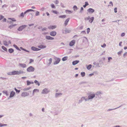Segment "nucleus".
I'll use <instances>...</instances> for the list:
<instances>
[{"instance_id":"nucleus-37","label":"nucleus","mask_w":127,"mask_h":127,"mask_svg":"<svg viewBox=\"0 0 127 127\" xmlns=\"http://www.w3.org/2000/svg\"><path fill=\"white\" fill-rule=\"evenodd\" d=\"M7 125L6 124H3L0 123V127H2L3 126H6Z\"/></svg>"},{"instance_id":"nucleus-39","label":"nucleus","mask_w":127,"mask_h":127,"mask_svg":"<svg viewBox=\"0 0 127 127\" xmlns=\"http://www.w3.org/2000/svg\"><path fill=\"white\" fill-rule=\"evenodd\" d=\"M81 74L82 77H83L85 76V73L84 72H81Z\"/></svg>"},{"instance_id":"nucleus-3","label":"nucleus","mask_w":127,"mask_h":127,"mask_svg":"<svg viewBox=\"0 0 127 127\" xmlns=\"http://www.w3.org/2000/svg\"><path fill=\"white\" fill-rule=\"evenodd\" d=\"M95 96V94L90 93V94L88 96V98L90 99H92Z\"/></svg>"},{"instance_id":"nucleus-63","label":"nucleus","mask_w":127,"mask_h":127,"mask_svg":"<svg viewBox=\"0 0 127 127\" xmlns=\"http://www.w3.org/2000/svg\"><path fill=\"white\" fill-rule=\"evenodd\" d=\"M122 52V51H120L118 53V54L119 55H121V53Z\"/></svg>"},{"instance_id":"nucleus-59","label":"nucleus","mask_w":127,"mask_h":127,"mask_svg":"<svg viewBox=\"0 0 127 127\" xmlns=\"http://www.w3.org/2000/svg\"><path fill=\"white\" fill-rule=\"evenodd\" d=\"M93 64L94 65H96V66H97L98 65V64H97L96 62H95L93 63Z\"/></svg>"},{"instance_id":"nucleus-18","label":"nucleus","mask_w":127,"mask_h":127,"mask_svg":"<svg viewBox=\"0 0 127 127\" xmlns=\"http://www.w3.org/2000/svg\"><path fill=\"white\" fill-rule=\"evenodd\" d=\"M46 38L48 40H53L54 38L50 36H46Z\"/></svg>"},{"instance_id":"nucleus-40","label":"nucleus","mask_w":127,"mask_h":127,"mask_svg":"<svg viewBox=\"0 0 127 127\" xmlns=\"http://www.w3.org/2000/svg\"><path fill=\"white\" fill-rule=\"evenodd\" d=\"M92 65L91 64L89 65L87 67V69H90L92 67Z\"/></svg>"},{"instance_id":"nucleus-51","label":"nucleus","mask_w":127,"mask_h":127,"mask_svg":"<svg viewBox=\"0 0 127 127\" xmlns=\"http://www.w3.org/2000/svg\"><path fill=\"white\" fill-rule=\"evenodd\" d=\"M37 91L38 92L39 91V90L38 89H34L33 90V93L35 92L36 91Z\"/></svg>"},{"instance_id":"nucleus-42","label":"nucleus","mask_w":127,"mask_h":127,"mask_svg":"<svg viewBox=\"0 0 127 127\" xmlns=\"http://www.w3.org/2000/svg\"><path fill=\"white\" fill-rule=\"evenodd\" d=\"M14 90L17 93H19L20 91V90L17 89L16 88H15Z\"/></svg>"},{"instance_id":"nucleus-54","label":"nucleus","mask_w":127,"mask_h":127,"mask_svg":"<svg viewBox=\"0 0 127 127\" xmlns=\"http://www.w3.org/2000/svg\"><path fill=\"white\" fill-rule=\"evenodd\" d=\"M27 11H28V12L30 11H35L34 10L32 9H28L27 10Z\"/></svg>"},{"instance_id":"nucleus-26","label":"nucleus","mask_w":127,"mask_h":127,"mask_svg":"<svg viewBox=\"0 0 127 127\" xmlns=\"http://www.w3.org/2000/svg\"><path fill=\"white\" fill-rule=\"evenodd\" d=\"M8 51L9 53H11L14 52V50L13 49L10 48L8 49Z\"/></svg>"},{"instance_id":"nucleus-58","label":"nucleus","mask_w":127,"mask_h":127,"mask_svg":"<svg viewBox=\"0 0 127 127\" xmlns=\"http://www.w3.org/2000/svg\"><path fill=\"white\" fill-rule=\"evenodd\" d=\"M90 17L89 16H88V17H86V18H85V20H89V19H90Z\"/></svg>"},{"instance_id":"nucleus-13","label":"nucleus","mask_w":127,"mask_h":127,"mask_svg":"<svg viewBox=\"0 0 127 127\" xmlns=\"http://www.w3.org/2000/svg\"><path fill=\"white\" fill-rule=\"evenodd\" d=\"M25 72L21 70H20L19 71H17V75H19L20 74L24 73Z\"/></svg>"},{"instance_id":"nucleus-14","label":"nucleus","mask_w":127,"mask_h":127,"mask_svg":"<svg viewBox=\"0 0 127 127\" xmlns=\"http://www.w3.org/2000/svg\"><path fill=\"white\" fill-rule=\"evenodd\" d=\"M19 66L22 68H25L26 67V65L25 64H22L21 63H19Z\"/></svg>"},{"instance_id":"nucleus-7","label":"nucleus","mask_w":127,"mask_h":127,"mask_svg":"<svg viewBox=\"0 0 127 127\" xmlns=\"http://www.w3.org/2000/svg\"><path fill=\"white\" fill-rule=\"evenodd\" d=\"M49 91L48 90V89L47 88H45L43 89L41 92L42 94H47L49 92Z\"/></svg>"},{"instance_id":"nucleus-50","label":"nucleus","mask_w":127,"mask_h":127,"mask_svg":"<svg viewBox=\"0 0 127 127\" xmlns=\"http://www.w3.org/2000/svg\"><path fill=\"white\" fill-rule=\"evenodd\" d=\"M27 85L28 86L30 84H31V82L29 81H27Z\"/></svg>"},{"instance_id":"nucleus-4","label":"nucleus","mask_w":127,"mask_h":127,"mask_svg":"<svg viewBox=\"0 0 127 127\" xmlns=\"http://www.w3.org/2000/svg\"><path fill=\"white\" fill-rule=\"evenodd\" d=\"M56 61L54 62L53 64L54 65H56L58 64L61 61V59L60 58H57L56 57V59H55Z\"/></svg>"},{"instance_id":"nucleus-34","label":"nucleus","mask_w":127,"mask_h":127,"mask_svg":"<svg viewBox=\"0 0 127 127\" xmlns=\"http://www.w3.org/2000/svg\"><path fill=\"white\" fill-rule=\"evenodd\" d=\"M66 17V15H60L59 16V17L60 18H65Z\"/></svg>"},{"instance_id":"nucleus-62","label":"nucleus","mask_w":127,"mask_h":127,"mask_svg":"<svg viewBox=\"0 0 127 127\" xmlns=\"http://www.w3.org/2000/svg\"><path fill=\"white\" fill-rule=\"evenodd\" d=\"M55 3L56 4H58L59 3V1L58 0H56L55 1Z\"/></svg>"},{"instance_id":"nucleus-5","label":"nucleus","mask_w":127,"mask_h":127,"mask_svg":"<svg viewBox=\"0 0 127 127\" xmlns=\"http://www.w3.org/2000/svg\"><path fill=\"white\" fill-rule=\"evenodd\" d=\"M103 93L101 91H99L97 92L95 94V95L98 96V97L99 98H100L101 97H100L98 96L102 94Z\"/></svg>"},{"instance_id":"nucleus-33","label":"nucleus","mask_w":127,"mask_h":127,"mask_svg":"<svg viewBox=\"0 0 127 127\" xmlns=\"http://www.w3.org/2000/svg\"><path fill=\"white\" fill-rule=\"evenodd\" d=\"M2 93L4 94H5L6 96H8L9 95V94H8L7 91H3Z\"/></svg>"},{"instance_id":"nucleus-38","label":"nucleus","mask_w":127,"mask_h":127,"mask_svg":"<svg viewBox=\"0 0 127 127\" xmlns=\"http://www.w3.org/2000/svg\"><path fill=\"white\" fill-rule=\"evenodd\" d=\"M24 13L22 12L21 13V14H20L19 16V17H21L22 18H23L24 17Z\"/></svg>"},{"instance_id":"nucleus-60","label":"nucleus","mask_w":127,"mask_h":127,"mask_svg":"<svg viewBox=\"0 0 127 127\" xmlns=\"http://www.w3.org/2000/svg\"><path fill=\"white\" fill-rule=\"evenodd\" d=\"M4 17L2 15H0V20L3 18Z\"/></svg>"},{"instance_id":"nucleus-17","label":"nucleus","mask_w":127,"mask_h":127,"mask_svg":"<svg viewBox=\"0 0 127 127\" xmlns=\"http://www.w3.org/2000/svg\"><path fill=\"white\" fill-rule=\"evenodd\" d=\"M56 28V26H52L48 27V28L49 29H55Z\"/></svg>"},{"instance_id":"nucleus-23","label":"nucleus","mask_w":127,"mask_h":127,"mask_svg":"<svg viewBox=\"0 0 127 127\" xmlns=\"http://www.w3.org/2000/svg\"><path fill=\"white\" fill-rule=\"evenodd\" d=\"M94 19V17H92L89 20V22L91 23H92Z\"/></svg>"},{"instance_id":"nucleus-9","label":"nucleus","mask_w":127,"mask_h":127,"mask_svg":"<svg viewBox=\"0 0 127 127\" xmlns=\"http://www.w3.org/2000/svg\"><path fill=\"white\" fill-rule=\"evenodd\" d=\"M15 94V92L13 91L11 92L9 96V97H13Z\"/></svg>"},{"instance_id":"nucleus-53","label":"nucleus","mask_w":127,"mask_h":127,"mask_svg":"<svg viewBox=\"0 0 127 127\" xmlns=\"http://www.w3.org/2000/svg\"><path fill=\"white\" fill-rule=\"evenodd\" d=\"M51 7L53 8H55V6L54 5V4H51Z\"/></svg>"},{"instance_id":"nucleus-1","label":"nucleus","mask_w":127,"mask_h":127,"mask_svg":"<svg viewBox=\"0 0 127 127\" xmlns=\"http://www.w3.org/2000/svg\"><path fill=\"white\" fill-rule=\"evenodd\" d=\"M34 68L31 66H30L27 69V71L28 72H33L34 71Z\"/></svg>"},{"instance_id":"nucleus-41","label":"nucleus","mask_w":127,"mask_h":127,"mask_svg":"<svg viewBox=\"0 0 127 127\" xmlns=\"http://www.w3.org/2000/svg\"><path fill=\"white\" fill-rule=\"evenodd\" d=\"M12 75H17V71H14L12 72Z\"/></svg>"},{"instance_id":"nucleus-12","label":"nucleus","mask_w":127,"mask_h":127,"mask_svg":"<svg viewBox=\"0 0 127 127\" xmlns=\"http://www.w3.org/2000/svg\"><path fill=\"white\" fill-rule=\"evenodd\" d=\"M50 35L53 36H55L56 34V32L55 31H52L50 32Z\"/></svg>"},{"instance_id":"nucleus-52","label":"nucleus","mask_w":127,"mask_h":127,"mask_svg":"<svg viewBox=\"0 0 127 127\" xmlns=\"http://www.w3.org/2000/svg\"><path fill=\"white\" fill-rule=\"evenodd\" d=\"M90 31V29L89 28H88L87 29V33L89 34Z\"/></svg>"},{"instance_id":"nucleus-46","label":"nucleus","mask_w":127,"mask_h":127,"mask_svg":"<svg viewBox=\"0 0 127 127\" xmlns=\"http://www.w3.org/2000/svg\"><path fill=\"white\" fill-rule=\"evenodd\" d=\"M84 9L82 7H81L80 10V12L81 13H82Z\"/></svg>"},{"instance_id":"nucleus-64","label":"nucleus","mask_w":127,"mask_h":127,"mask_svg":"<svg viewBox=\"0 0 127 127\" xmlns=\"http://www.w3.org/2000/svg\"><path fill=\"white\" fill-rule=\"evenodd\" d=\"M30 62L29 63H32V62H33V60H32V59H30Z\"/></svg>"},{"instance_id":"nucleus-16","label":"nucleus","mask_w":127,"mask_h":127,"mask_svg":"<svg viewBox=\"0 0 127 127\" xmlns=\"http://www.w3.org/2000/svg\"><path fill=\"white\" fill-rule=\"evenodd\" d=\"M38 48L40 49H43L45 48L46 47V46L45 45H40L38 46Z\"/></svg>"},{"instance_id":"nucleus-6","label":"nucleus","mask_w":127,"mask_h":127,"mask_svg":"<svg viewBox=\"0 0 127 127\" xmlns=\"http://www.w3.org/2000/svg\"><path fill=\"white\" fill-rule=\"evenodd\" d=\"M29 95V93L27 92H24L21 94V96L22 97H25Z\"/></svg>"},{"instance_id":"nucleus-48","label":"nucleus","mask_w":127,"mask_h":127,"mask_svg":"<svg viewBox=\"0 0 127 127\" xmlns=\"http://www.w3.org/2000/svg\"><path fill=\"white\" fill-rule=\"evenodd\" d=\"M83 97L84 98H83L84 100L85 101H88L90 100L88 98H86L85 97Z\"/></svg>"},{"instance_id":"nucleus-2","label":"nucleus","mask_w":127,"mask_h":127,"mask_svg":"<svg viewBox=\"0 0 127 127\" xmlns=\"http://www.w3.org/2000/svg\"><path fill=\"white\" fill-rule=\"evenodd\" d=\"M27 27L26 25H23L17 29L18 30L20 31H22L23 29Z\"/></svg>"},{"instance_id":"nucleus-20","label":"nucleus","mask_w":127,"mask_h":127,"mask_svg":"<svg viewBox=\"0 0 127 127\" xmlns=\"http://www.w3.org/2000/svg\"><path fill=\"white\" fill-rule=\"evenodd\" d=\"M122 106V105H121V106H119V107H117V108H113V109H107V112H108V111H112V110H114L116 109H117L118 108H119V107H121Z\"/></svg>"},{"instance_id":"nucleus-21","label":"nucleus","mask_w":127,"mask_h":127,"mask_svg":"<svg viewBox=\"0 0 127 127\" xmlns=\"http://www.w3.org/2000/svg\"><path fill=\"white\" fill-rule=\"evenodd\" d=\"M62 95V94L61 93H56L55 95V97L57 98L59 97L60 96H61Z\"/></svg>"},{"instance_id":"nucleus-25","label":"nucleus","mask_w":127,"mask_h":127,"mask_svg":"<svg viewBox=\"0 0 127 127\" xmlns=\"http://www.w3.org/2000/svg\"><path fill=\"white\" fill-rule=\"evenodd\" d=\"M84 98H83V97H82L79 100V101L78 102V104H80V103H81L84 100Z\"/></svg>"},{"instance_id":"nucleus-11","label":"nucleus","mask_w":127,"mask_h":127,"mask_svg":"<svg viewBox=\"0 0 127 127\" xmlns=\"http://www.w3.org/2000/svg\"><path fill=\"white\" fill-rule=\"evenodd\" d=\"M87 11L90 13H93L94 12L95 10L93 9L90 8L87 10Z\"/></svg>"},{"instance_id":"nucleus-47","label":"nucleus","mask_w":127,"mask_h":127,"mask_svg":"<svg viewBox=\"0 0 127 127\" xmlns=\"http://www.w3.org/2000/svg\"><path fill=\"white\" fill-rule=\"evenodd\" d=\"M86 32L85 31H82L81 33V35H83V34H85Z\"/></svg>"},{"instance_id":"nucleus-22","label":"nucleus","mask_w":127,"mask_h":127,"mask_svg":"<svg viewBox=\"0 0 127 127\" xmlns=\"http://www.w3.org/2000/svg\"><path fill=\"white\" fill-rule=\"evenodd\" d=\"M65 32L66 33H69L71 32V30L70 29H66L65 30Z\"/></svg>"},{"instance_id":"nucleus-57","label":"nucleus","mask_w":127,"mask_h":127,"mask_svg":"<svg viewBox=\"0 0 127 127\" xmlns=\"http://www.w3.org/2000/svg\"><path fill=\"white\" fill-rule=\"evenodd\" d=\"M106 46V44L105 43H104L103 45H101V47L103 48H105Z\"/></svg>"},{"instance_id":"nucleus-44","label":"nucleus","mask_w":127,"mask_h":127,"mask_svg":"<svg viewBox=\"0 0 127 127\" xmlns=\"http://www.w3.org/2000/svg\"><path fill=\"white\" fill-rule=\"evenodd\" d=\"M8 19H10L11 20V21L13 22H15L16 21V20L14 18H8Z\"/></svg>"},{"instance_id":"nucleus-55","label":"nucleus","mask_w":127,"mask_h":127,"mask_svg":"<svg viewBox=\"0 0 127 127\" xmlns=\"http://www.w3.org/2000/svg\"><path fill=\"white\" fill-rule=\"evenodd\" d=\"M53 12L56 14H58L59 13V12H57L56 11V10L53 11Z\"/></svg>"},{"instance_id":"nucleus-19","label":"nucleus","mask_w":127,"mask_h":127,"mask_svg":"<svg viewBox=\"0 0 127 127\" xmlns=\"http://www.w3.org/2000/svg\"><path fill=\"white\" fill-rule=\"evenodd\" d=\"M70 19V18H67L65 21L64 22V25H65V26H66L67 25L68 23V22L69 21Z\"/></svg>"},{"instance_id":"nucleus-49","label":"nucleus","mask_w":127,"mask_h":127,"mask_svg":"<svg viewBox=\"0 0 127 127\" xmlns=\"http://www.w3.org/2000/svg\"><path fill=\"white\" fill-rule=\"evenodd\" d=\"M39 11H36V13L35 14V16H38L39 15Z\"/></svg>"},{"instance_id":"nucleus-28","label":"nucleus","mask_w":127,"mask_h":127,"mask_svg":"<svg viewBox=\"0 0 127 127\" xmlns=\"http://www.w3.org/2000/svg\"><path fill=\"white\" fill-rule=\"evenodd\" d=\"M73 9L74 11H76L77 10L78 8L76 5H74L73 7Z\"/></svg>"},{"instance_id":"nucleus-36","label":"nucleus","mask_w":127,"mask_h":127,"mask_svg":"<svg viewBox=\"0 0 127 127\" xmlns=\"http://www.w3.org/2000/svg\"><path fill=\"white\" fill-rule=\"evenodd\" d=\"M34 83L36 84V85H37L38 86H39L40 85V84L37 80H35L34 81Z\"/></svg>"},{"instance_id":"nucleus-30","label":"nucleus","mask_w":127,"mask_h":127,"mask_svg":"<svg viewBox=\"0 0 127 127\" xmlns=\"http://www.w3.org/2000/svg\"><path fill=\"white\" fill-rule=\"evenodd\" d=\"M20 49H21V50H23L25 52H29L30 51L28 50H26V49L23 48V47H20Z\"/></svg>"},{"instance_id":"nucleus-43","label":"nucleus","mask_w":127,"mask_h":127,"mask_svg":"<svg viewBox=\"0 0 127 127\" xmlns=\"http://www.w3.org/2000/svg\"><path fill=\"white\" fill-rule=\"evenodd\" d=\"M2 48L5 51H7V50L6 48L4 46H2Z\"/></svg>"},{"instance_id":"nucleus-10","label":"nucleus","mask_w":127,"mask_h":127,"mask_svg":"<svg viewBox=\"0 0 127 127\" xmlns=\"http://www.w3.org/2000/svg\"><path fill=\"white\" fill-rule=\"evenodd\" d=\"M75 43V40H72L70 41L69 43V45L70 46H73Z\"/></svg>"},{"instance_id":"nucleus-61","label":"nucleus","mask_w":127,"mask_h":127,"mask_svg":"<svg viewBox=\"0 0 127 127\" xmlns=\"http://www.w3.org/2000/svg\"><path fill=\"white\" fill-rule=\"evenodd\" d=\"M114 12L115 13H116L117 12V8L115 7L114 9Z\"/></svg>"},{"instance_id":"nucleus-45","label":"nucleus","mask_w":127,"mask_h":127,"mask_svg":"<svg viewBox=\"0 0 127 127\" xmlns=\"http://www.w3.org/2000/svg\"><path fill=\"white\" fill-rule=\"evenodd\" d=\"M95 73L96 74H97V72H93V73L90 74L89 75V76L91 77V76H92L93 75H94V74Z\"/></svg>"},{"instance_id":"nucleus-24","label":"nucleus","mask_w":127,"mask_h":127,"mask_svg":"<svg viewBox=\"0 0 127 127\" xmlns=\"http://www.w3.org/2000/svg\"><path fill=\"white\" fill-rule=\"evenodd\" d=\"M3 43L4 45L5 46H8L9 45L8 43L5 40L3 41Z\"/></svg>"},{"instance_id":"nucleus-35","label":"nucleus","mask_w":127,"mask_h":127,"mask_svg":"<svg viewBox=\"0 0 127 127\" xmlns=\"http://www.w3.org/2000/svg\"><path fill=\"white\" fill-rule=\"evenodd\" d=\"M52 58H50L49 60V62L48 64V65H50L52 63Z\"/></svg>"},{"instance_id":"nucleus-29","label":"nucleus","mask_w":127,"mask_h":127,"mask_svg":"<svg viewBox=\"0 0 127 127\" xmlns=\"http://www.w3.org/2000/svg\"><path fill=\"white\" fill-rule=\"evenodd\" d=\"M17 25V24H14V25H10V26H9V28L10 29H12L13 27H15Z\"/></svg>"},{"instance_id":"nucleus-56","label":"nucleus","mask_w":127,"mask_h":127,"mask_svg":"<svg viewBox=\"0 0 127 127\" xmlns=\"http://www.w3.org/2000/svg\"><path fill=\"white\" fill-rule=\"evenodd\" d=\"M7 74L8 75H12V72H9L7 73Z\"/></svg>"},{"instance_id":"nucleus-31","label":"nucleus","mask_w":127,"mask_h":127,"mask_svg":"<svg viewBox=\"0 0 127 127\" xmlns=\"http://www.w3.org/2000/svg\"><path fill=\"white\" fill-rule=\"evenodd\" d=\"M68 57L67 56H65L62 59V60L63 61H66Z\"/></svg>"},{"instance_id":"nucleus-27","label":"nucleus","mask_w":127,"mask_h":127,"mask_svg":"<svg viewBox=\"0 0 127 127\" xmlns=\"http://www.w3.org/2000/svg\"><path fill=\"white\" fill-rule=\"evenodd\" d=\"M13 46L18 50L20 51H21V50L20 49L18 48V47L15 44H14L13 45Z\"/></svg>"},{"instance_id":"nucleus-8","label":"nucleus","mask_w":127,"mask_h":127,"mask_svg":"<svg viewBox=\"0 0 127 127\" xmlns=\"http://www.w3.org/2000/svg\"><path fill=\"white\" fill-rule=\"evenodd\" d=\"M31 49L32 50L34 51H37L40 50V49L36 48L34 46L32 47Z\"/></svg>"},{"instance_id":"nucleus-15","label":"nucleus","mask_w":127,"mask_h":127,"mask_svg":"<svg viewBox=\"0 0 127 127\" xmlns=\"http://www.w3.org/2000/svg\"><path fill=\"white\" fill-rule=\"evenodd\" d=\"M79 62V60H76L73 61L72 62V64L73 65H75Z\"/></svg>"},{"instance_id":"nucleus-32","label":"nucleus","mask_w":127,"mask_h":127,"mask_svg":"<svg viewBox=\"0 0 127 127\" xmlns=\"http://www.w3.org/2000/svg\"><path fill=\"white\" fill-rule=\"evenodd\" d=\"M31 88L30 87L27 88H25L23 89V90L25 91H28L31 89Z\"/></svg>"}]
</instances>
